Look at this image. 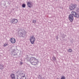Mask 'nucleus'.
Here are the masks:
<instances>
[{
	"label": "nucleus",
	"mask_w": 79,
	"mask_h": 79,
	"mask_svg": "<svg viewBox=\"0 0 79 79\" xmlns=\"http://www.w3.org/2000/svg\"><path fill=\"white\" fill-rule=\"evenodd\" d=\"M78 12L76 13L74 11H72L71 13V15H69V21H70V22H73V16L75 18H79V9L77 10Z\"/></svg>",
	"instance_id": "obj_1"
},
{
	"label": "nucleus",
	"mask_w": 79,
	"mask_h": 79,
	"mask_svg": "<svg viewBox=\"0 0 79 79\" xmlns=\"http://www.w3.org/2000/svg\"><path fill=\"white\" fill-rule=\"evenodd\" d=\"M30 63L33 65H36V64H38L39 63V61L34 57H32L30 59Z\"/></svg>",
	"instance_id": "obj_2"
},
{
	"label": "nucleus",
	"mask_w": 79,
	"mask_h": 79,
	"mask_svg": "<svg viewBox=\"0 0 79 79\" xmlns=\"http://www.w3.org/2000/svg\"><path fill=\"white\" fill-rule=\"evenodd\" d=\"M26 31L22 29H20L19 30L18 32L19 36L20 37H24L26 35Z\"/></svg>",
	"instance_id": "obj_3"
},
{
	"label": "nucleus",
	"mask_w": 79,
	"mask_h": 79,
	"mask_svg": "<svg viewBox=\"0 0 79 79\" xmlns=\"http://www.w3.org/2000/svg\"><path fill=\"white\" fill-rule=\"evenodd\" d=\"M77 7V5L75 4H72L70 5L69 8L70 10H74L75 8H76Z\"/></svg>",
	"instance_id": "obj_4"
},
{
	"label": "nucleus",
	"mask_w": 79,
	"mask_h": 79,
	"mask_svg": "<svg viewBox=\"0 0 79 79\" xmlns=\"http://www.w3.org/2000/svg\"><path fill=\"white\" fill-rule=\"evenodd\" d=\"M35 40V37H34V36H31L30 38V40L31 44H34Z\"/></svg>",
	"instance_id": "obj_5"
},
{
	"label": "nucleus",
	"mask_w": 79,
	"mask_h": 79,
	"mask_svg": "<svg viewBox=\"0 0 79 79\" xmlns=\"http://www.w3.org/2000/svg\"><path fill=\"white\" fill-rule=\"evenodd\" d=\"M18 22V20L17 19H13L10 21L11 24H16Z\"/></svg>",
	"instance_id": "obj_6"
},
{
	"label": "nucleus",
	"mask_w": 79,
	"mask_h": 79,
	"mask_svg": "<svg viewBox=\"0 0 79 79\" xmlns=\"http://www.w3.org/2000/svg\"><path fill=\"white\" fill-rule=\"evenodd\" d=\"M10 41L12 43V44H14L16 42L15 39L13 38H12L11 39H10Z\"/></svg>",
	"instance_id": "obj_7"
},
{
	"label": "nucleus",
	"mask_w": 79,
	"mask_h": 79,
	"mask_svg": "<svg viewBox=\"0 0 79 79\" xmlns=\"http://www.w3.org/2000/svg\"><path fill=\"white\" fill-rule=\"evenodd\" d=\"M31 3H32L31 2H29L27 3V6L29 8H31L32 7V4Z\"/></svg>",
	"instance_id": "obj_8"
},
{
	"label": "nucleus",
	"mask_w": 79,
	"mask_h": 79,
	"mask_svg": "<svg viewBox=\"0 0 79 79\" xmlns=\"http://www.w3.org/2000/svg\"><path fill=\"white\" fill-rule=\"evenodd\" d=\"M10 77L13 79H15V74L13 73L10 75Z\"/></svg>",
	"instance_id": "obj_9"
},
{
	"label": "nucleus",
	"mask_w": 79,
	"mask_h": 79,
	"mask_svg": "<svg viewBox=\"0 0 79 79\" xmlns=\"http://www.w3.org/2000/svg\"><path fill=\"white\" fill-rule=\"evenodd\" d=\"M4 68V66L3 65L0 64V69H2Z\"/></svg>",
	"instance_id": "obj_10"
},
{
	"label": "nucleus",
	"mask_w": 79,
	"mask_h": 79,
	"mask_svg": "<svg viewBox=\"0 0 79 79\" xmlns=\"http://www.w3.org/2000/svg\"><path fill=\"white\" fill-rule=\"evenodd\" d=\"M15 50H13L12 52V54H13L14 56H15V55H16V54H15Z\"/></svg>",
	"instance_id": "obj_11"
},
{
	"label": "nucleus",
	"mask_w": 79,
	"mask_h": 79,
	"mask_svg": "<svg viewBox=\"0 0 79 79\" xmlns=\"http://www.w3.org/2000/svg\"><path fill=\"white\" fill-rule=\"evenodd\" d=\"M68 52H72L73 50L71 49H69L68 50Z\"/></svg>",
	"instance_id": "obj_12"
},
{
	"label": "nucleus",
	"mask_w": 79,
	"mask_h": 79,
	"mask_svg": "<svg viewBox=\"0 0 79 79\" xmlns=\"http://www.w3.org/2000/svg\"><path fill=\"white\" fill-rule=\"evenodd\" d=\"M22 7L23 8H25L26 7V4H23L22 5Z\"/></svg>",
	"instance_id": "obj_13"
},
{
	"label": "nucleus",
	"mask_w": 79,
	"mask_h": 79,
	"mask_svg": "<svg viewBox=\"0 0 79 79\" xmlns=\"http://www.w3.org/2000/svg\"><path fill=\"white\" fill-rule=\"evenodd\" d=\"M38 77L39 79H42V77L40 76V75L38 76Z\"/></svg>",
	"instance_id": "obj_14"
},
{
	"label": "nucleus",
	"mask_w": 79,
	"mask_h": 79,
	"mask_svg": "<svg viewBox=\"0 0 79 79\" xmlns=\"http://www.w3.org/2000/svg\"><path fill=\"white\" fill-rule=\"evenodd\" d=\"M52 59L54 60V61H56V57H55L54 56L52 57Z\"/></svg>",
	"instance_id": "obj_15"
},
{
	"label": "nucleus",
	"mask_w": 79,
	"mask_h": 79,
	"mask_svg": "<svg viewBox=\"0 0 79 79\" xmlns=\"http://www.w3.org/2000/svg\"><path fill=\"white\" fill-rule=\"evenodd\" d=\"M32 23H34V24H35V23H36V20H33L32 21Z\"/></svg>",
	"instance_id": "obj_16"
},
{
	"label": "nucleus",
	"mask_w": 79,
	"mask_h": 79,
	"mask_svg": "<svg viewBox=\"0 0 79 79\" xmlns=\"http://www.w3.org/2000/svg\"><path fill=\"white\" fill-rule=\"evenodd\" d=\"M8 45L7 44H5L4 45V47H6V45Z\"/></svg>",
	"instance_id": "obj_17"
},
{
	"label": "nucleus",
	"mask_w": 79,
	"mask_h": 79,
	"mask_svg": "<svg viewBox=\"0 0 79 79\" xmlns=\"http://www.w3.org/2000/svg\"><path fill=\"white\" fill-rule=\"evenodd\" d=\"M56 39L57 40H58V36H56Z\"/></svg>",
	"instance_id": "obj_18"
},
{
	"label": "nucleus",
	"mask_w": 79,
	"mask_h": 79,
	"mask_svg": "<svg viewBox=\"0 0 79 79\" xmlns=\"http://www.w3.org/2000/svg\"><path fill=\"white\" fill-rule=\"evenodd\" d=\"M65 36H66V35H64L63 37V38H64V37H65Z\"/></svg>",
	"instance_id": "obj_19"
},
{
	"label": "nucleus",
	"mask_w": 79,
	"mask_h": 79,
	"mask_svg": "<svg viewBox=\"0 0 79 79\" xmlns=\"http://www.w3.org/2000/svg\"><path fill=\"white\" fill-rule=\"evenodd\" d=\"M23 64V62H20V64Z\"/></svg>",
	"instance_id": "obj_20"
},
{
	"label": "nucleus",
	"mask_w": 79,
	"mask_h": 79,
	"mask_svg": "<svg viewBox=\"0 0 79 79\" xmlns=\"http://www.w3.org/2000/svg\"><path fill=\"white\" fill-rule=\"evenodd\" d=\"M25 77V75H24L23 76H22V77Z\"/></svg>",
	"instance_id": "obj_21"
},
{
	"label": "nucleus",
	"mask_w": 79,
	"mask_h": 79,
	"mask_svg": "<svg viewBox=\"0 0 79 79\" xmlns=\"http://www.w3.org/2000/svg\"><path fill=\"white\" fill-rule=\"evenodd\" d=\"M77 1H79V0H77Z\"/></svg>",
	"instance_id": "obj_22"
},
{
	"label": "nucleus",
	"mask_w": 79,
	"mask_h": 79,
	"mask_svg": "<svg viewBox=\"0 0 79 79\" xmlns=\"http://www.w3.org/2000/svg\"><path fill=\"white\" fill-rule=\"evenodd\" d=\"M25 79H26V77H25Z\"/></svg>",
	"instance_id": "obj_23"
},
{
	"label": "nucleus",
	"mask_w": 79,
	"mask_h": 79,
	"mask_svg": "<svg viewBox=\"0 0 79 79\" xmlns=\"http://www.w3.org/2000/svg\"><path fill=\"white\" fill-rule=\"evenodd\" d=\"M20 79H21V78H20Z\"/></svg>",
	"instance_id": "obj_24"
},
{
	"label": "nucleus",
	"mask_w": 79,
	"mask_h": 79,
	"mask_svg": "<svg viewBox=\"0 0 79 79\" xmlns=\"http://www.w3.org/2000/svg\"><path fill=\"white\" fill-rule=\"evenodd\" d=\"M17 79H18V78H17Z\"/></svg>",
	"instance_id": "obj_25"
}]
</instances>
